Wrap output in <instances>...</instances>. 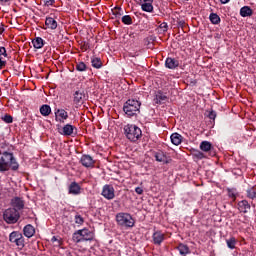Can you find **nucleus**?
I'll list each match as a JSON object with an SVG mask.
<instances>
[{"instance_id":"obj_1","label":"nucleus","mask_w":256,"mask_h":256,"mask_svg":"<svg viewBox=\"0 0 256 256\" xmlns=\"http://www.w3.org/2000/svg\"><path fill=\"white\" fill-rule=\"evenodd\" d=\"M17 171L19 169V163L13 156V153L4 152L0 157V173H5V171Z\"/></svg>"},{"instance_id":"obj_2","label":"nucleus","mask_w":256,"mask_h":256,"mask_svg":"<svg viewBox=\"0 0 256 256\" xmlns=\"http://www.w3.org/2000/svg\"><path fill=\"white\" fill-rule=\"evenodd\" d=\"M123 111L127 117H137L141 113V101L131 98L123 105Z\"/></svg>"},{"instance_id":"obj_3","label":"nucleus","mask_w":256,"mask_h":256,"mask_svg":"<svg viewBox=\"0 0 256 256\" xmlns=\"http://www.w3.org/2000/svg\"><path fill=\"white\" fill-rule=\"evenodd\" d=\"M95 239V232L87 228L77 230L72 235V241L74 243H85L87 241H93Z\"/></svg>"},{"instance_id":"obj_4","label":"nucleus","mask_w":256,"mask_h":256,"mask_svg":"<svg viewBox=\"0 0 256 256\" xmlns=\"http://www.w3.org/2000/svg\"><path fill=\"white\" fill-rule=\"evenodd\" d=\"M124 133L127 139H129V141H132L133 143L139 141V138L143 135L141 128L133 124H128L124 126Z\"/></svg>"},{"instance_id":"obj_5","label":"nucleus","mask_w":256,"mask_h":256,"mask_svg":"<svg viewBox=\"0 0 256 256\" xmlns=\"http://www.w3.org/2000/svg\"><path fill=\"white\" fill-rule=\"evenodd\" d=\"M116 221L120 227H126L127 229L135 227V219L129 213L120 212L116 215Z\"/></svg>"},{"instance_id":"obj_6","label":"nucleus","mask_w":256,"mask_h":256,"mask_svg":"<svg viewBox=\"0 0 256 256\" xmlns=\"http://www.w3.org/2000/svg\"><path fill=\"white\" fill-rule=\"evenodd\" d=\"M21 215L15 208H8L3 212V220L8 225H15L19 221Z\"/></svg>"},{"instance_id":"obj_7","label":"nucleus","mask_w":256,"mask_h":256,"mask_svg":"<svg viewBox=\"0 0 256 256\" xmlns=\"http://www.w3.org/2000/svg\"><path fill=\"white\" fill-rule=\"evenodd\" d=\"M9 241L10 243L16 244V247H19L20 249H23L25 247V238L23 237V234L19 231H13L9 235Z\"/></svg>"},{"instance_id":"obj_8","label":"nucleus","mask_w":256,"mask_h":256,"mask_svg":"<svg viewBox=\"0 0 256 256\" xmlns=\"http://www.w3.org/2000/svg\"><path fill=\"white\" fill-rule=\"evenodd\" d=\"M101 195L104 196L105 199H108V201H111L112 199H115V188L106 184L102 188Z\"/></svg>"},{"instance_id":"obj_9","label":"nucleus","mask_w":256,"mask_h":256,"mask_svg":"<svg viewBox=\"0 0 256 256\" xmlns=\"http://www.w3.org/2000/svg\"><path fill=\"white\" fill-rule=\"evenodd\" d=\"M154 157H155L156 161H158V163H163V165H169V163H171V161H172L170 156H168L163 151L156 152Z\"/></svg>"},{"instance_id":"obj_10","label":"nucleus","mask_w":256,"mask_h":256,"mask_svg":"<svg viewBox=\"0 0 256 256\" xmlns=\"http://www.w3.org/2000/svg\"><path fill=\"white\" fill-rule=\"evenodd\" d=\"M55 117L56 121H59L60 123H65L66 119L69 118V114L64 109H57L55 111Z\"/></svg>"},{"instance_id":"obj_11","label":"nucleus","mask_w":256,"mask_h":256,"mask_svg":"<svg viewBox=\"0 0 256 256\" xmlns=\"http://www.w3.org/2000/svg\"><path fill=\"white\" fill-rule=\"evenodd\" d=\"M200 149L204 153H210V155H212V156L215 155V154H212L213 153V144H211V142H209V141H202L200 143Z\"/></svg>"},{"instance_id":"obj_12","label":"nucleus","mask_w":256,"mask_h":256,"mask_svg":"<svg viewBox=\"0 0 256 256\" xmlns=\"http://www.w3.org/2000/svg\"><path fill=\"white\" fill-rule=\"evenodd\" d=\"M238 210L240 213H249L251 211V204L247 200H242L238 202Z\"/></svg>"},{"instance_id":"obj_13","label":"nucleus","mask_w":256,"mask_h":256,"mask_svg":"<svg viewBox=\"0 0 256 256\" xmlns=\"http://www.w3.org/2000/svg\"><path fill=\"white\" fill-rule=\"evenodd\" d=\"M73 131H75V126L71 124H66L60 131L61 135H64V137H71L73 135Z\"/></svg>"},{"instance_id":"obj_14","label":"nucleus","mask_w":256,"mask_h":256,"mask_svg":"<svg viewBox=\"0 0 256 256\" xmlns=\"http://www.w3.org/2000/svg\"><path fill=\"white\" fill-rule=\"evenodd\" d=\"M80 163L83 165V167H93V165H95L93 157L89 155H83L80 159Z\"/></svg>"},{"instance_id":"obj_15","label":"nucleus","mask_w":256,"mask_h":256,"mask_svg":"<svg viewBox=\"0 0 256 256\" xmlns=\"http://www.w3.org/2000/svg\"><path fill=\"white\" fill-rule=\"evenodd\" d=\"M12 203V207H14V209H16V211H21V209H23L25 207V202L23 201V199L19 198V197H15L11 200Z\"/></svg>"},{"instance_id":"obj_16","label":"nucleus","mask_w":256,"mask_h":256,"mask_svg":"<svg viewBox=\"0 0 256 256\" xmlns=\"http://www.w3.org/2000/svg\"><path fill=\"white\" fill-rule=\"evenodd\" d=\"M165 67H167V69H177V67H179V60L175 58H167L165 61Z\"/></svg>"},{"instance_id":"obj_17","label":"nucleus","mask_w":256,"mask_h":256,"mask_svg":"<svg viewBox=\"0 0 256 256\" xmlns=\"http://www.w3.org/2000/svg\"><path fill=\"white\" fill-rule=\"evenodd\" d=\"M23 233H24L25 237H27L28 239H31V237H33V235H35V227H33V225H31V224H27L23 228Z\"/></svg>"},{"instance_id":"obj_18","label":"nucleus","mask_w":256,"mask_h":256,"mask_svg":"<svg viewBox=\"0 0 256 256\" xmlns=\"http://www.w3.org/2000/svg\"><path fill=\"white\" fill-rule=\"evenodd\" d=\"M70 195H79L81 193V186L77 182H72L69 186Z\"/></svg>"},{"instance_id":"obj_19","label":"nucleus","mask_w":256,"mask_h":256,"mask_svg":"<svg viewBox=\"0 0 256 256\" xmlns=\"http://www.w3.org/2000/svg\"><path fill=\"white\" fill-rule=\"evenodd\" d=\"M153 241L155 245H161V243L165 241V234H163L162 232H154Z\"/></svg>"},{"instance_id":"obj_20","label":"nucleus","mask_w":256,"mask_h":256,"mask_svg":"<svg viewBox=\"0 0 256 256\" xmlns=\"http://www.w3.org/2000/svg\"><path fill=\"white\" fill-rule=\"evenodd\" d=\"M83 99H85V93L81 90L75 91L74 103H76V105H79L80 103H83Z\"/></svg>"},{"instance_id":"obj_21","label":"nucleus","mask_w":256,"mask_h":256,"mask_svg":"<svg viewBox=\"0 0 256 256\" xmlns=\"http://www.w3.org/2000/svg\"><path fill=\"white\" fill-rule=\"evenodd\" d=\"M171 139V143H173V145H181V142L183 141V136H181V134L179 133H173L170 136Z\"/></svg>"},{"instance_id":"obj_22","label":"nucleus","mask_w":256,"mask_h":256,"mask_svg":"<svg viewBox=\"0 0 256 256\" xmlns=\"http://www.w3.org/2000/svg\"><path fill=\"white\" fill-rule=\"evenodd\" d=\"M32 45L34 49H43V45H45V42L43 41V38L36 37L32 40Z\"/></svg>"},{"instance_id":"obj_23","label":"nucleus","mask_w":256,"mask_h":256,"mask_svg":"<svg viewBox=\"0 0 256 256\" xmlns=\"http://www.w3.org/2000/svg\"><path fill=\"white\" fill-rule=\"evenodd\" d=\"M240 15L241 17H251V15H253V9L249 6H243L240 9Z\"/></svg>"},{"instance_id":"obj_24","label":"nucleus","mask_w":256,"mask_h":256,"mask_svg":"<svg viewBox=\"0 0 256 256\" xmlns=\"http://www.w3.org/2000/svg\"><path fill=\"white\" fill-rule=\"evenodd\" d=\"M45 25L48 29H57V21L53 17H47Z\"/></svg>"},{"instance_id":"obj_25","label":"nucleus","mask_w":256,"mask_h":256,"mask_svg":"<svg viewBox=\"0 0 256 256\" xmlns=\"http://www.w3.org/2000/svg\"><path fill=\"white\" fill-rule=\"evenodd\" d=\"M177 249H178L180 255H182V256H186V255H189V253H191L189 246H187L185 244H179Z\"/></svg>"},{"instance_id":"obj_26","label":"nucleus","mask_w":256,"mask_h":256,"mask_svg":"<svg viewBox=\"0 0 256 256\" xmlns=\"http://www.w3.org/2000/svg\"><path fill=\"white\" fill-rule=\"evenodd\" d=\"M40 113L43 117H49L51 115V106L44 104L40 107Z\"/></svg>"},{"instance_id":"obj_27","label":"nucleus","mask_w":256,"mask_h":256,"mask_svg":"<svg viewBox=\"0 0 256 256\" xmlns=\"http://www.w3.org/2000/svg\"><path fill=\"white\" fill-rule=\"evenodd\" d=\"M155 101L156 103H159L161 105L162 103H165V101H167V96L163 94V92L159 91L156 93Z\"/></svg>"},{"instance_id":"obj_28","label":"nucleus","mask_w":256,"mask_h":256,"mask_svg":"<svg viewBox=\"0 0 256 256\" xmlns=\"http://www.w3.org/2000/svg\"><path fill=\"white\" fill-rule=\"evenodd\" d=\"M142 11L146 13H153V2H146L141 4Z\"/></svg>"},{"instance_id":"obj_29","label":"nucleus","mask_w":256,"mask_h":256,"mask_svg":"<svg viewBox=\"0 0 256 256\" xmlns=\"http://www.w3.org/2000/svg\"><path fill=\"white\" fill-rule=\"evenodd\" d=\"M91 63L94 69H101V67H103V62H101V58L94 57L91 59Z\"/></svg>"},{"instance_id":"obj_30","label":"nucleus","mask_w":256,"mask_h":256,"mask_svg":"<svg viewBox=\"0 0 256 256\" xmlns=\"http://www.w3.org/2000/svg\"><path fill=\"white\" fill-rule=\"evenodd\" d=\"M209 19L213 25H219V23H221V17L215 13H211Z\"/></svg>"},{"instance_id":"obj_31","label":"nucleus","mask_w":256,"mask_h":256,"mask_svg":"<svg viewBox=\"0 0 256 256\" xmlns=\"http://www.w3.org/2000/svg\"><path fill=\"white\" fill-rule=\"evenodd\" d=\"M246 196L248 197V199H256V188L255 187H252V188H249L247 191H246Z\"/></svg>"},{"instance_id":"obj_32","label":"nucleus","mask_w":256,"mask_h":256,"mask_svg":"<svg viewBox=\"0 0 256 256\" xmlns=\"http://www.w3.org/2000/svg\"><path fill=\"white\" fill-rule=\"evenodd\" d=\"M226 245H227L228 249H235V245H237V239H235V237L227 239Z\"/></svg>"},{"instance_id":"obj_33","label":"nucleus","mask_w":256,"mask_h":256,"mask_svg":"<svg viewBox=\"0 0 256 256\" xmlns=\"http://www.w3.org/2000/svg\"><path fill=\"white\" fill-rule=\"evenodd\" d=\"M121 21L124 25H133V18L130 15L122 16Z\"/></svg>"},{"instance_id":"obj_34","label":"nucleus","mask_w":256,"mask_h":256,"mask_svg":"<svg viewBox=\"0 0 256 256\" xmlns=\"http://www.w3.org/2000/svg\"><path fill=\"white\" fill-rule=\"evenodd\" d=\"M76 70L83 72V71H87V64L84 62H78L76 64Z\"/></svg>"},{"instance_id":"obj_35","label":"nucleus","mask_w":256,"mask_h":256,"mask_svg":"<svg viewBox=\"0 0 256 256\" xmlns=\"http://www.w3.org/2000/svg\"><path fill=\"white\" fill-rule=\"evenodd\" d=\"M168 25H167V22H163L159 25V27L156 29V31H158V33H161V31L163 33L167 32V29H168Z\"/></svg>"},{"instance_id":"obj_36","label":"nucleus","mask_w":256,"mask_h":256,"mask_svg":"<svg viewBox=\"0 0 256 256\" xmlns=\"http://www.w3.org/2000/svg\"><path fill=\"white\" fill-rule=\"evenodd\" d=\"M113 15H115V17H121V15H123V9L121 7H115L112 10Z\"/></svg>"},{"instance_id":"obj_37","label":"nucleus","mask_w":256,"mask_h":256,"mask_svg":"<svg viewBox=\"0 0 256 256\" xmlns=\"http://www.w3.org/2000/svg\"><path fill=\"white\" fill-rule=\"evenodd\" d=\"M228 196L235 201L237 199V190L236 189H228Z\"/></svg>"},{"instance_id":"obj_38","label":"nucleus","mask_w":256,"mask_h":256,"mask_svg":"<svg viewBox=\"0 0 256 256\" xmlns=\"http://www.w3.org/2000/svg\"><path fill=\"white\" fill-rule=\"evenodd\" d=\"M2 121H4V123H13V116L5 114L2 116Z\"/></svg>"},{"instance_id":"obj_39","label":"nucleus","mask_w":256,"mask_h":256,"mask_svg":"<svg viewBox=\"0 0 256 256\" xmlns=\"http://www.w3.org/2000/svg\"><path fill=\"white\" fill-rule=\"evenodd\" d=\"M193 155L196 159H205V154L199 150L194 151Z\"/></svg>"},{"instance_id":"obj_40","label":"nucleus","mask_w":256,"mask_h":256,"mask_svg":"<svg viewBox=\"0 0 256 256\" xmlns=\"http://www.w3.org/2000/svg\"><path fill=\"white\" fill-rule=\"evenodd\" d=\"M84 221L85 220L83 219V217H81V215H76L75 216V223L77 225H83Z\"/></svg>"},{"instance_id":"obj_41","label":"nucleus","mask_w":256,"mask_h":256,"mask_svg":"<svg viewBox=\"0 0 256 256\" xmlns=\"http://www.w3.org/2000/svg\"><path fill=\"white\" fill-rule=\"evenodd\" d=\"M45 7H52V5H55V0H43Z\"/></svg>"},{"instance_id":"obj_42","label":"nucleus","mask_w":256,"mask_h":256,"mask_svg":"<svg viewBox=\"0 0 256 256\" xmlns=\"http://www.w3.org/2000/svg\"><path fill=\"white\" fill-rule=\"evenodd\" d=\"M209 119H211L212 121H215L216 117H217V112L215 111H210L208 114Z\"/></svg>"},{"instance_id":"obj_43","label":"nucleus","mask_w":256,"mask_h":256,"mask_svg":"<svg viewBox=\"0 0 256 256\" xmlns=\"http://www.w3.org/2000/svg\"><path fill=\"white\" fill-rule=\"evenodd\" d=\"M0 55H4V57H7V50L5 47H0Z\"/></svg>"},{"instance_id":"obj_44","label":"nucleus","mask_w":256,"mask_h":256,"mask_svg":"<svg viewBox=\"0 0 256 256\" xmlns=\"http://www.w3.org/2000/svg\"><path fill=\"white\" fill-rule=\"evenodd\" d=\"M135 193H137V195H143V188H141V187H136V188H135Z\"/></svg>"},{"instance_id":"obj_45","label":"nucleus","mask_w":256,"mask_h":256,"mask_svg":"<svg viewBox=\"0 0 256 256\" xmlns=\"http://www.w3.org/2000/svg\"><path fill=\"white\" fill-rule=\"evenodd\" d=\"M11 0H0V5H9Z\"/></svg>"},{"instance_id":"obj_46","label":"nucleus","mask_w":256,"mask_h":256,"mask_svg":"<svg viewBox=\"0 0 256 256\" xmlns=\"http://www.w3.org/2000/svg\"><path fill=\"white\" fill-rule=\"evenodd\" d=\"M182 33H187V29H189V26H187L186 24H184L182 27Z\"/></svg>"},{"instance_id":"obj_47","label":"nucleus","mask_w":256,"mask_h":256,"mask_svg":"<svg viewBox=\"0 0 256 256\" xmlns=\"http://www.w3.org/2000/svg\"><path fill=\"white\" fill-rule=\"evenodd\" d=\"M140 3H153V0H139Z\"/></svg>"},{"instance_id":"obj_48","label":"nucleus","mask_w":256,"mask_h":256,"mask_svg":"<svg viewBox=\"0 0 256 256\" xmlns=\"http://www.w3.org/2000/svg\"><path fill=\"white\" fill-rule=\"evenodd\" d=\"M231 0H220V3H222V5H225L227 3H229Z\"/></svg>"},{"instance_id":"obj_49","label":"nucleus","mask_w":256,"mask_h":256,"mask_svg":"<svg viewBox=\"0 0 256 256\" xmlns=\"http://www.w3.org/2000/svg\"><path fill=\"white\" fill-rule=\"evenodd\" d=\"M0 33H5V26L0 25Z\"/></svg>"},{"instance_id":"obj_50","label":"nucleus","mask_w":256,"mask_h":256,"mask_svg":"<svg viewBox=\"0 0 256 256\" xmlns=\"http://www.w3.org/2000/svg\"><path fill=\"white\" fill-rule=\"evenodd\" d=\"M0 67H5V61L0 58Z\"/></svg>"},{"instance_id":"obj_51","label":"nucleus","mask_w":256,"mask_h":256,"mask_svg":"<svg viewBox=\"0 0 256 256\" xmlns=\"http://www.w3.org/2000/svg\"><path fill=\"white\" fill-rule=\"evenodd\" d=\"M148 45H151V42H148Z\"/></svg>"}]
</instances>
